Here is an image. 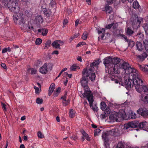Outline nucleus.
Returning <instances> with one entry per match:
<instances>
[{
    "mask_svg": "<svg viewBox=\"0 0 148 148\" xmlns=\"http://www.w3.org/2000/svg\"><path fill=\"white\" fill-rule=\"evenodd\" d=\"M125 72L127 74H129L130 76H125L122 79V85L125 86L127 89L134 86L138 92H144L146 95L144 96L141 94L140 99L144 102L148 103V85H143L144 82L141 78V75L139 71L130 66ZM137 112L144 117H146L148 116V106L140 108Z\"/></svg>",
    "mask_w": 148,
    "mask_h": 148,
    "instance_id": "obj_1",
    "label": "nucleus"
},
{
    "mask_svg": "<svg viewBox=\"0 0 148 148\" xmlns=\"http://www.w3.org/2000/svg\"><path fill=\"white\" fill-rule=\"evenodd\" d=\"M16 0H0V3L5 6H7L8 9L14 13V20L16 24L22 25L26 21L22 13H19L20 8L18 5Z\"/></svg>",
    "mask_w": 148,
    "mask_h": 148,
    "instance_id": "obj_2",
    "label": "nucleus"
},
{
    "mask_svg": "<svg viewBox=\"0 0 148 148\" xmlns=\"http://www.w3.org/2000/svg\"><path fill=\"white\" fill-rule=\"evenodd\" d=\"M112 58L110 57H106L103 60V64L106 67V72L110 74L109 76H114L115 73H116L114 68L113 67V64L112 63Z\"/></svg>",
    "mask_w": 148,
    "mask_h": 148,
    "instance_id": "obj_3",
    "label": "nucleus"
},
{
    "mask_svg": "<svg viewBox=\"0 0 148 148\" xmlns=\"http://www.w3.org/2000/svg\"><path fill=\"white\" fill-rule=\"evenodd\" d=\"M90 73V71H86V68L84 69L82 71V77L80 82L81 85L84 88V91L88 90H90L88 86L89 74Z\"/></svg>",
    "mask_w": 148,
    "mask_h": 148,
    "instance_id": "obj_4",
    "label": "nucleus"
},
{
    "mask_svg": "<svg viewBox=\"0 0 148 148\" xmlns=\"http://www.w3.org/2000/svg\"><path fill=\"white\" fill-rule=\"evenodd\" d=\"M126 116L125 111L123 110H120L119 112H114L111 113L109 116L110 120L113 121H115L117 122H119L121 119H124Z\"/></svg>",
    "mask_w": 148,
    "mask_h": 148,
    "instance_id": "obj_5",
    "label": "nucleus"
},
{
    "mask_svg": "<svg viewBox=\"0 0 148 148\" xmlns=\"http://www.w3.org/2000/svg\"><path fill=\"white\" fill-rule=\"evenodd\" d=\"M146 122V121H143L140 123L137 121H134L132 122H130L128 123H127L124 125V129L127 130L130 128H136L138 127L140 128H143L144 130L146 129V127H144L143 125V123Z\"/></svg>",
    "mask_w": 148,
    "mask_h": 148,
    "instance_id": "obj_6",
    "label": "nucleus"
},
{
    "mask_svg": "<svg viewBox=\"0 0 148 148\" xmlns=\"http://www.w3.org/2000/svg\"><path fill=\"white\" fill-rule=\"evenodd\" d=\"M99 64V60H98L91 63L90 64V68L88 69H87L86 68V71H89L90 72V73H89L88 75L89 77H89V78L92 81L95 80L96 77L95 73H93V71L95 69V67L97 68L98 67V65Z\"/></svg>",
    "mask_w": 148,
    "mask_h": 148,
    "instance_id": "obj_7",
    "label": "nucleus"
},
{
    "mask_svg": "<svg viewBox=\"0 0 148 148\" xmlns=\"http://www.w3.org/2000/svg\"><path fill=\"white\" fill-rule=\"evenodd\" d=\"M116 129H112L109 131V132H103L102 134V137L103 139L104 142V145L106 148L108 147L109 146V144H108V141L109 140V134L110 133H113L112 134L114 136H116V132L117 131Z\"/></svg>",
    "mask_w": 148,
    "mask_h": 148,
    "instance_id": "obj_8",
    "label": "nucleus"
},
{
    "mask_svg": "<svg viewBox=\"0 0 148 148\" xmlns=\"http://www.w3.org/2000/svg\"><path fill=\"white\" fill-rule=\"evenodd\" d=\"M83 95L84 97L87 98V99L88 101L90 107L92 106V104L94 101L93 96L91 93V92L89 90L84 91L83 94Z\"/></svg>",
    "mask_w": 148,
    "mask_h": 148,
    "instance_id": "obj_9",
    "label": "nucleus"
},
{
    "mask_svg": "<svg viewBox=\"0 0 148 148\" xmlns=\"http://www.w3.org/2000/svg\"><path fill=\"white\" fill-rule=\"evenodd\" d=\"M143 18L141 17L138 18V17L137 18L131 20L132 26L134 28H136V27L137 28L138 27H140V24L141 23H143Z\"/></svg>",
    "mask_w": 148,
    "mask_h": 148,
    "instance_id": "obj_10",
    "label": "nucleus"
},
{
    "mask_svg": "<svg viewBox=\"0 0 148 148\" xmlns=\"http://www.w3.org/2000/svg\"><path fill=\"white\" fill-rule=\"evenodd\" d=\"M121 60L118 58H112V63L113 64V67L114 68L116 73H115V74L119 73V71L117 68L115 67L117 66V64H119L121 62Z\"/></svg>",
    "mask_w": 148,
    "mask_h": 148,
    "instance_id": "obj_11",
    "label": "nucleus"
},
{
    "mask_svg": "<svg viewBox=\"0 0 148 148\" xmlns=\"http://www.w3.org/2000/svg\"><path fill=\"white\" fill-rule=\"evenodd\" d=\"M22 26L21 29L25 32L27 31V32H30L34 29L33 26H30L29 24L26 23L25 22Z\"/></svg>",
    "mask_w": 148,
    "mask_h": 148,
    "instance_id": "obj_12",
    "label": "nucleus"
},
{
    "mask_svg": "<svg viewBox=\"0 0 148 148\" xmlns=\"http://www.w3.org/2000/svg\"><path fill=\"white\" fill-rule=\"evenodd\" d=\"M137 66L141 71L144 72L145 73H148V65H141L138 64L137 65Z\"/></svg>",
    "mask_w": 148,
    "mask_h": 148,
    "instance_id": "obj_13",
    "label": "nucleus"
},
{
    "mask_svg": "<svg viewBox=\"0 0 148 148\" xmlns=\"http://www.w3.org/2000/svg\"><path fill=\"white\" fill-rule=\"evenodd\" d=\"M39 71L41 73L43 74H46L48 72L47 64L45 63L39 69Z\"/></svg>",
    "mask_w": 148,
    "mask_h": 148,
    "instance_id": "obj_14",
    "label": "nucleus"
},
{
    "mask_svg": "<svg viewBox=\"0 0 148 148\" xmlns=\"http://www.w3.org/2000/svg\"><path fill=\"white\" fill-rule=\"evenodd\" d=\"M147 55L145 52H144L142 54L137 56L136 59L138 61L142 62L147 57Z\"/></svg>",
    "mask_w": 148,
    "mask_h": 148,
    "instance_id": "obj_15",
    "label": "nucleus"
},
{
    "mask_svg": "<svg viewBox=\"0 0 148 148\" xmlns=\"http://www.w3.org/2000/svg\"><path fill=\"white\" fill-rule=\"evenodd\" d=\"M130 65L127 62H124L122 63H120L119 66V69H120L124 71H125L129 66Z\"/></svg>",
    "mask_w": 148,
    "mask_h": 148,
    "instance_id": "obj_16",
    "label": "nucleus"
},
{
    "mask_svg": "<svg viewBox=\"0 0 148 148\" xmlns=\"http://www.w3.org/2000/svg\"><path fill=\"white\" fill-rule=\"evenodd\" d=\"M42 11L46 17L48 18L51 15V10L48 8H43L42 9Z\"/></svg>",
    "mask_w": 148,
    "mask_h": 148,
    "instance_id": "obj_17",
    "label": "nucleus"
},
{
    "mask_svg": "<svg viewBox=\"0 0 148 148\" xmlns=\"http://www.w3.org/2000/svg\"><path fill=\"white\" fill-rule=\"evenodd\" d=\"M123 38L125 41L128 42V46L131 48L133 47L135 43L134 41L127 39V36L125 35H123Z\"/></svg>",
    "mask_w": 148,
    "mask_h": 148,
    "instance_id": "obj_18",
    "label": "nucleus"
},
{
    "mask_svg": "<svg viewBox=\"0 0 148 148\" xmlns=\"http://www.w3.org/2000/svg\"><path fill=\"white\" fill-rule=\"evenodd\" d=\"M114 34L115 36L118 37H120L121 39L123 38V35H125L123 34H121L120 30L118 29L114 31Z\"/></svg>",
    "mask_w": 148,
    "mask_h": 148,
    "instance_id": "obj_19",
    "label": "nucleus"
},
{
    "mask_svg": "<svg viewBox=\"0 0 148 148\" xmlns=\"http://www.w3.org/2000/svg\"><path fill=\"white\" fill-rule=\"evenodd\" d=\"M136 47L138 51H141L144 49V46L140 42H137L136 43Z\"/></svg>",
    "mask_w": 148,
    "mask_h": 148,
    "instance_id": "obj_20",
    "label": "nucleus"
},
{
    "mask_svg": "<svg viewBox=\"0 0 148 148\" xmlns=\"http://www.w3.org/2000/svg\"><path fill=\"white\" fill-rule=\"evenodd\" d=\"M36 21L37 23H42L43 21V19L41 15L37 16L35 18Z\"/></svg>",
    "mask_w": 148,
    "mask_h": 148,
    "instance_id": "obj_21",
    "label": "nucleus"
},
{
    "mask_svg": "<svg viewBox=\"0 0 148 148\" xmlns=\"http://www.w3.org/2000/svg\"><path fill=\"white\" fill-rule=\"evenodd\" d=\"M55 85L54 83H52L51 85L49 90L48 95L49 96H50L53 91L55 89Z\"/></svg>",
    "mask_w": 148,
    "mask_h": 148,
    "instance_id": "obj_22",
    "label": "nucleus"
},
{
    "mask_svg": "<svg viewBox=\"0 0 148 148\" xmlns=\"http://www.w3.org/2000/svg\"><path fill=\"white\" fill-rule=\"evenodd\" d=\"M38 32L39 33H41L43 36L46 35L48 33V30L47 29L42 28V29H39L38 30Z\"/></svg>",
    "mask_w": 148,
    "mask_h": 148,
    "instance_id": "obj_23",
    "label": "nucleus"
},
{
    "mask_svg": "<svg viewBox=\"0 0 148 148\" xmlns=\"http://www.w3.org/2000/svg\"><path fill=\"white\" fill-rule=\"evenodd\" d=\"M104 110L105 111L103 114L102 116V117L103 118L106 117L107 116V115L109 114L111 112L110 110L109 107L106 108Z\"/></svg>",
    "mask_w": 148,
    "mask_h": 148,
    "instance_id": "obj_24",
    "label": "nucleus"
},
{
    "mask_svg": "<svg viewBox=\"0 0 148 148\" xmlns=\"http://www.w3.org/2000/svg\"><path fill=\"white\" fill-rule=\"evenodd\" d=\"M81 133L84 137L88 141H90V138L88 135L85 132L84 130L81 131Z\"/></svg>",
    "mask_w": 148,
    "mask_h": 148,
    "instance_id": "obj_25",
    "label": "nucleus"
},
{
    "mask_svg": "<svg viewBox=\"0 0 148 148\" xmlns=\"http://www.w3.org/2000/svg\"><path fill=\"white\" fill-rule=\"evenodd\" d=\"M51 45L53 47L56 49H60V44H59L57 40L52 42L51 44Z\"/></svg>",
    "mask_w": 148,
    "mask_h": 148,
    "instance_id": "obj_26",
    "label": "nucleus"
},
{
    "mask_svg": "<svg viewBox=\"0 0 148 148\" xmlns=\"http://www.w3.org/2000/svg\"><path fill=\"white\" fill-rule=\"evenodd\" d=\"M126 34L129 36H131L134 33V32L132 29L131 27H128L126 30Z\"/></svg>",
    "mask_w": 148,
    "mask_h": 148,
    "instance_id": "obj_27",
    "label": "nucleus"
},
{
    "mask_svg": "<svg viewBox=\"0 0 148 148\" xmlns=\"http://www.w3.org/2000/svg\"><path fill=\"white\" fill-rule=\"evenodd\" d=\"M106 12L107 14H110L112 11V8L108 5L105 6Z\"/></svg>",
    "mask_w": 148,
    "mask_h": 148,
    "instance_id": "obj_28",
    "label": "nucleus"
},
{
    "mask_svg": "<svg viewBox=\"0 0 148 148\" xmlns=\"http://www.w3.org/2000/svg\"><path fill=\"white\" fill-rule=\"evenodd\" d=\"M133 6L135 9H138L139 7V5L137 1H135L133 3Z\"/></svg>",
    "mask_w": 148,
    "mask_h": 148,
    "instance_id": "obj_29",
    "label": "nucleus"
},
{
    "mask_svg": "<svg viewBox=\"0 0 148 148\" xmlns=\"http://www.w3.org/2000/svg\"><path fill=\"white\" fill-rule=\"evenodd\" d=\"M101 109L102 110H104L106 108L107 105L106 103L103 101H102L101 103Z\"/></svg>",
    "mask_w": 148,
    "mask_h": 148,
    "instance_id": "obj_30",
    "label": "nucleus"
},
{
    "mask_svg": "<svg viewBox=\"0 0 148 148\" xmlns=\"http://www.w3.org/2000/svg\"><path fill=\"white\" fill-rule=\"evenodd\" d=\"M75 112L73 109H71L69 111V116L71 118L74 117L75 116Z\"/></svg>",
    "mask_w": 148,
    "mask_h": 148,
    "instance_id": "obj_31",
    "label": "nucleus"
},
{
    "mask_svg": "<svg viewBox=\"0 0 148 148\" xmlns=\"http://www.w3.org/2000/svg\"><path fill=\"white\" fill-rule=\"evenodd\" d=\"M144 48L147 51L148 50V40H145L143 41Z\"/></svg>",
    "mask_w": 148,
    "mask_h": 148,
    "instance_id": "obj_32",
    "label": "nucleus"
},
{
    "mask_svg": "<svg viewBox=\"0 0 148 148\" xmlns=\"http://www.w3.org/2000/svg\"><path fill=\"white\" fill-rule=\"evenodd\" d=\"M136 36L137 38H140L141 40L143 39L144 36L143 34L140 32H138L136 35Z\"/></svg>",
    "mask_w": 148,
    "mask_h": 148,
    "instance_id": "obj_33",
    "label": "nucleus"
},
{
    "mask_svg": "<svg viewBox=\"0 0 148 148\" xmlns=\"http://www.w3.org/2000/svg\"><path fill=\"white\" fill-rule=\"evenodd\" d=\"M87 32H84V33L83 34V35L82 38L84 40H86L87 38Z\"/></svg>",
    "mask_w": 148,
    "mask_h": 148,
    "instance_id": "obj_34",
    "label": "nucleus"
},
{
    "mask_svg": "<svg viewBox=\"0 0 148 148\" xmlns=\"http://www.w3.org/2000/svg\"><path fill=\"white\" fill-rule=\"evenodd\" d=\"M116 0H106V3L108 5H112L114 3Z\"/></svg>",
    "mask_w": 148,
    "mask_h": 148,
    "instance_id": "obj_35",
    "label": "nucleus"
},
{
    "mask_svg": "<svg viewBox=\"0 0 148 148\" xmlns=\"http://www.w3.org/2000/svg\"><path fill=\"white\" fill-rule=\"evenodd\" d=\"M130 115V117L132 119H135L136 117V114L132 111L131 112Z\"/></svg>",
    "mask_w": 148,
    "mask_h": 148,
    "instance_id": "obj_36",
    "label": "nucleus"
},
{
    "mask_svg": "<svg viewBox=\"0 0 148 148\" xmlns=\"http://www.w3.org/2000/svg\"><path fill=\"white\" fill-rule=\"evenodd\" d=\"M42 39L40 38H37L36 40V44L37 45H40L42 43Z\"/></svg>",
    "mask_w": 148,
    "mask_h": 148,
    "instance_id": "obj_37",
    "label": "nucleus"
},
{
    "mask_svg": "<svg viewBox=\"0 0 148 148\" xmlns=\"http://www.w3.org/2000/svg\"><path fill=\"white\" fill-rule=\"evenodd\" d=\"M43 100L42 99L37 98L36 100V102L38 104H41L42 103Z\"/></svg>",
    "mask_w": 148,
    "mask_h": 148,
    "instance_id": "obj_38",
    "label": "nucleus"
},
{
    "mask_svg": "<svg viewBox=\"0 0 148 148\" xmlns=\"http://www.w3.org/2000/svg\"><path fill=\"white\" fill-rule=\"evenodd\" d=\"M78 66L76 64H73L72 66L71 67V70L75 71L77 70Z\"/></svg>",
    "mask_w": 148,
    "mask_h": 148,
    "instance_id": "obj_39",
    "label": "nucleus"
},
{
    "mask_svg": "<svg viewBox=\"0 0 148 148\" xmlns=\"http://www.w3.org/2000/svg\"><path fill=\"white\" fill-rule=\"evenodd\" d=\"M100 131L101 130L99 128L95 130L94 132V136H96L98 135V134L99 133Z\"/></svg>",
    "mask_w": 148,
    "mask_h": 148,
    "instance_id": "obj_40",
    "label": "nucleus"
},
{
    "mask_svg": "<svg viewBox=\"0 0 148 148\" xmlns=\"http://www.w3.org/2000/svg\"><path fill=\"white\" fill-rule=\"evenodd\" d=\"M51 44V41L50 40H48L45 44V47H49Z\"/></svg>",
    "mask_w": 148,
    "mask_h": 148,
    "instance_id": "obj_41",
    "label": "nucleus"
},
{
    "mask_svg": "<svg viewBox=\"0 0 148 148\" xmlns=\"http://www.w3.org/2000/svg\"><path fill=\"white\" fill-rule=\"evenodd\" d=\"M37 136L39 138H42L44 137L43 135L41 132L38 131L37 133Z\"/></svg>",
    "mask_w": 148,
    "mask_h": 148,
    "instance_id": "obj_42",
    "label": "nucleus"
},
{
    "mask_svg": "<svg viewBox=\"0 0 148 148\" xmlns=\"http://www.w3.org/2000/svg\"><path fill=\"white\" fill-rule=\"evenodd\" d=\"M116 148H123V144L121 142L119 143Z\"/></svg>",
    "mask_w": 148,
    "mask_h": 148,
    "instance_id": "obj_43",
    "label": "nucleus"
},
{
    "mask_svg": "<svg viewBox=\"0 0 148 148\" xmlns=\"http://www.w3.org/2000/svg\"><path fill=\"white\" fill-rule=\"evenodd\" d=\"M31 70V74H35L36 73L37 70H36L34 68H30Z\"/></svg>",
    "mask_w": 148,
    "mask_h": 148,
    "instance_id": "obj_44",
    "label": "nucleus"
},
{
    "mask_svg": "<svg viewBox=\"0 0 148 148\" xmlns=\"http://www.w3.org/2000/svg\"><path fill=\"white\" fill-rule=\"evenodd\" d=\"M63 105L64 106H67L69 103V100H66L62 101Z\"/></svg>",
    "mask_w": 148,
    "mask_h": 148,
    "instance_id": "obj_45",
    "label": "nucleus"
},
{
    "mask_svg": "<svg viewBox=\"0 0 148 148\" xmlns=\"http://www.w3.org/2000/svg\"><path fill=\"white\" fill-rule=\"evenodd\" d=\"M146 34L148 36V26L146 25L144 28Z\"/></svg>",
    "mask_w": 148,
    "mask_h": 148,
    "instance_id": "obj_46",
    "label": "nucleus"
},
{
    "mask_svg": "<svg viewBox=\"0 0 148 148\" xmlns=\"http://www.w3.org/2000/svg\"><path fill=\"white\" fill-rule=\"evenodd\" d=\"M86 44V43L83 42H80L78 43L77 45V47H79L81 46L84 45Z\"/></svg>",
    "mask_w": 148,
    "mask_h": 148,
    "instance_id": "obj_47",
    "label": "nucleus"
},
{
    "mask_svg": "<svg viewBox=\"0 0 148 148\" xmlns=\"http://www.w3.org/2000/svg\"><path fill=\"white\" fill-rule=\"evenodd\" d=\"M113 24L114 23L108 25L106 26V28L107 29H109L113 26Z\"/></svg>",
    "mask_w": 148,
    "mask_h": 148,
    "instance_id": "obj_48",
    "label": "nucleus"
},
{
    "mask_svg": "<svg viewBox=\"0 0 148 148\" xmlns=\"http://www.w3.org/2000/svg\"><path fill=\"white\" fill-rule=\"evenodd\" d=\"M91 108H92V109L93 110V111H95L96 112H97V111L98 110V108L96 106L93 107V106H91Z\"/></svg>",
    "mask_w": 148,
    "mask_h": 148,
    "instance_id": "obj_49",
    "label": "nucleus"
},
{
    "mask_svg": "<svg viewBox=\"0 0 148 148\" xmlns=\"http://www.w3.org/2000/svg\"><path fill=\"white\" fill-rule=\"evenodd\" d=\"M34 88L35 90V93H39V89L38 87L35 86L34 87Z\"/></svg>",
    "mask_w": 148,
    "mask_h": 148,
    "instance_id": "obj_50",
    "label": "nucleus"
},
{
    "mask_svg": "<svg viewBox=\"0 0 148 148\" xmlns=\"http://www.w3.org/2000/svg\"><path fill=\"white\" fill-rule=\"evenodd\" d=\"M143 123V125L146 127V129H148V122H145Z\"/></svg>",
    "mask_w": 148,
    "mask_h": 148,
    "instance_id": "obj_51",
    "label": "nucleus"
},
{
    "mask_svg": "<svg viewBox=\"0 0 148 148\" xmlns=\"http://www.w3.org/2000/svg\"><path fill=\"white\" fill-rule=\"evenodd\" d=\"M1 66L4 69H7V66L4 63H1Z\"/></svg>",
    "mask_w": 148,
    "mask_h": 148,
    "instance_id": "obj_52",
    "label": "nucleus"
},
{
    "mask_svg": "<svg viewBox=\"0 0 148 148\" xmlns=\"http://www.w3.org/2000/svg\"><path fill=\"white\" fill-rule=\"evenodd\" d=\"M70 138L71 139L73 140L74 141H76L77 139V136H73L70 137Z\"/></svg>",
    "mask_w": 148,
    "mask_h": 148,
    "instance_id": "obj_53",
    "label": "nucleus"
},
{
    "mask_svg": "<svg viewBox=\"0 0 148 148\" xmlns=\"http://www.w3.org/2000/svg\"><path fill=\"white\" fill-rule=\"evenodd\" d=\"M41 62L39 60H38L37 61L35 64L36 66H40V64Z\"/></svg>",
    "mask_w": 148,
    "mask_h": 148,
    "instance_id": "obj_54",
    "label": "nucleus"
},
{
    "mask_svg": "<svg viewBox=\"0 0 148 148\" xmlns=\"http://www.w3.org/2000/svg\"><path fill=\"white\" fill-rule=\"evenodd\" d=\"M1 106H2V108H3V110L5 111L7 109L6 107L5 104L3 103H1Z\"/></svg>",
    "mask_w": 148,
    "mask_h": 148,
    "instance_id": "obj_55",
    "label": "nucleus"
},
{
    "mask_svg": "<svg viewBox=\"0 0 148 148\" xmlns=\"http://www.w3.org/2000/svg\"><path fill=\"white\" fill-rule=\"evenodd\" d=\"M102 31L100 30H98V33L99 34H100L101 33H104L105 32V30L104 29L102 28Z\"/></svg>",
    "mask_w": 148,
    "mask_h": 148,
    "instance_id": "obj_56",
    "label": "nucleus"
},
{
    "mask_svg": "<svg viewBox=\"0 0 148 148\" xmlns=\"http://www.w3.org/2000/svg\"><path fill=\"white\" fill-rule=\"evenodd\" d=\"M61 91V88L60 87H58V88H56V91L59 94Z\"/></svg>",
    "mask_w": 148,
    "mask_h": 148,
    "instance_id": "obj_57",
    "label": "nucleus"
},
{
    "mask_svg": "<svg viewBox=\"0 0 148 148\" xmlns=\"http://www.w3.org/2000/svg\"><path fill=\"white\" fill-rule=\"evenodd\" d=\"M67 94H65L64 96L62 97H61V99H62L63 100V101H64L66 100V97Z\"/></svg>",
    "mask_w": 148,
    "mask_h": 148,
    "instance_id": "obj_58",
    "label": "nucleus"
},
{
    "mask_svg": "<svg viewBox=\"0 0 148 148\" xmlns=\"http://www.w3.org/2000/svg\"><path fill=\"white\" fill-rule=\"evenodd\" d=\"M6 61L8 63L10 64H12V61L10 59L8 58H6Z\"/></svg>",
    "mask_w": 148,
    "mask_h": 148,
    "instance_id": "obj_59",
    "label": "nucleus"
},
{
    "mask_svg": "<svg viewBox=\"0 0 148 148\" xmlns=\"http://www.w3.org/2000/svg\"><path fill=\"white\" fill-rule=\"evenodd\" d=\"M8 51V49L6 48H3L2 51V53H5Z\"/></svg>",
    "mask_w": 148,
    "mask_h": 148,
    "instance_id": "obj_60",
    "label": "nucleus"
},
{
    "mask_svg": "<svg viewBox=\"0 0 148 148\" xmlns=\"http://www.w3.org/2000/svg\"><path fill=\"white\" fill-rule=\"evenodd\" d=\"M59 44H60V45H62L63 44V42L62 41L60 40H57Z\"/></svg>",
    "mask_w": 148,
    "mask_h": 148,
    "instance_id": "obj_61",
    "label": "nucleus"
},
{
    "mask_svg": "<svg viewBox=\"0 0 148 148\" xmlns=\"http://www.w3.org/2000/svg\"><path fill=\"white\" fill-rule=\"evenodd\" d=\"M77 59L80 62H82V57L81 56H78L77 58Z\"/></svg>",
    "mask_w": 148,
    "mask_h": 148,
    "instance_id": "obj_62",
    "label": "nucleus"
},
{
    "mask_svg": "<svg viewBox=\"0 0 148 148\" xmlns=\"http://www.w3.org/2000/svg\"><path fill=\"white\" fill-rule=\"evenodd\" d=\"M68 23V21L67 19H64L63 21V25H66V24Z\"/></svg>",
    "mask_w": 148,
    "mask_h": 148,
    "instance_id": "obj_63",
    "label": "nucleus"
},
{
    "mask_svg": "<svg viewBox=\"0 0 148 148\" xmlns=\"http://www.w3.org/2000/svg\"><path fill=\"white\" fill-rule=\"evenodd\" d=\"M79 35V33H76L74 34V36H73L75 38H77Z\"/></svg>",
    "mask_w": 148,
    "mask_h": 148,
    "instance_id": "obj_64",
    "label": "nucleus"
}]
</instances>
